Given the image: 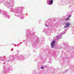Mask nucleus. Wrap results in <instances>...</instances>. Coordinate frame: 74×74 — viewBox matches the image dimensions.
Instances as JSON below:
<instances>
[{
    "instance_id": "f257e3e1",
    "label": "nucleus",
    "mask_w": 74,
    "mask_h": 74,
    "mask_svg": "<svg viewBox=\"0 0 74 74\" xmlns=\"http://www.w3.org/2000/svg\"><path fill=\"white\" fill-rule=\"evenodd\" d=\"M56 41L55 40H53L51 42V47L52 48H53L54 46L55 47V45H54Z\"/></svg>"
},
{
    "instance_id": "f03ea898",
    "label": "nucleus",
    "mask_w": 74,
    "mask_h": 74,
    "mask_svg": "<svg viewBox=\"0 0 74 74\" xmlns=\"http://www.w3.org/2000/svg\"><path fill=\"white\" fill-rule=\"evenodd\" d=\"M66 26H64V28H67L70 25V23H66Z\"/></svg>"
},
{
    "instance_id": "7ed1b4c3",
    "label": "nucleus",
    "mask_w": 74,
    "mask_h": 74,
    "mask_svg": "<svg viewBox=\"0 0 74 74\" xmlns=\"http://www.w3.org/2000/svg\"><path fill=\"white\" fill-rule=\"evenodd\" d=\"M53 0H51L50 1H49V4L50 5H52L53 4Z\"/></svg>"
},
{
    "instance_id": "20e7f679",
    "label": "nucleus",
    "mask_w": 74,
    "mask_h": 74,
    "mask_svg": "<svg viewBox=\"0 0 74 74\" xmlns=\"http://www.w3.org/2000/svg\"><path fill=\"white\" fill-rule=\"evenodd\" d=\"M70 19V18L68 17L67 18L65 19V21H69Z\"/></svg>"
},
{
    "instance_id": "39448f33",
    "label": "nucleus",
    "mask_w": 74,
    "mask_h": 74,
    "mask_svg": "<svg viewBox=\"0 0 74 74\" xmlns=\"http://www.w3.org/2000/svg\"><path fill=\"white\" fill-rule=\"evenodd\" d=\"M40 68L41 69H44V67H43V66H42V67H41Z\"/></svg>"
},
{
    "instance_id": "423d86ee",
    "label": "nucleus",
    "mask_w": 74,
    "mask_h": 74,
    "mask_svg": "<svg viewBox=\"0 0 74 74\" xmlns=\"http://www.w3.org/2000/svg\"><path fill=\"white\" fill-rule=\"evenodd\" d=\"M71 16L70 15L68 16V17H69L70 18V17H71Z\"/></svg>"
},
{
    "instance_id": "0eeeda50",
    "label": "nucleus",
    "mask_w": 74,
    "mask_h": 74,
    "mask_svg": "<svg viewBox=\"0 0 74 74\" xmlns=\"http://www.w3.org/2000/svg\"><path fill=\"white\" fill-rule=\"evenodd\" d=\"M46 26H47V27H49L48 26V25H46Z\"/></svg>"
}]
</instances>
